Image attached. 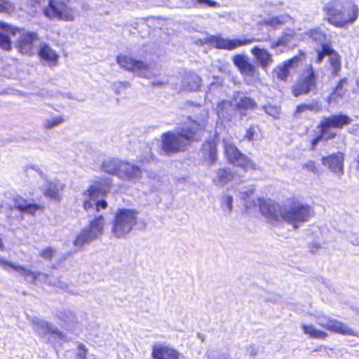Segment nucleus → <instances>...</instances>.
Listing matches in <instances>:
<instances>
[{
    "label": "nucleus",
    "instance_id": "nucleus-16",
    "mask_svg": "<svg viewBox=\"0 0 359 359\" xmlns=\"http://www.w3.org/2000/svg\"><path fill=\"white\" fill-rule=\"evenodd\" d=\"M161 147L166 154H174L184 151L187 147L177 132L168 131L161 135Z\"/></svg>",
    "mask_w": 359,
    "mask_h": 359
},
{
    "label": "nucleus",
    "instance_id": "nucleus-28",
    "mask_svg": "<svg viewBox=\"0 0 359 359\" xmlns=\"http://www.w3.org/2000/svg\"><path fill=\"white\" fill-rule=\"evenodd\" d=\"M34 330L36 332H42L44 334L55 335L58 337H62L63 334L57 327H52L51 325L45 320H34L33 321Z\"/></svg>",
    "mask_w": 359,
    "mask_h": 359
},
{
    "label": "nucleus",
    "instance_id": "nucleus-30",
    "mask_svg": "<svg viewBox=\"0 0 359 359\" xmlns=\"http://www.w3.org/2000/svg\"><path fill=\"white\" fill-rule=\"evenodd\" d=\"M64 186L60 187L54 184H49L44 191V196L56 201H59L61 198L60 191L63 189Z\"/></svg>",
    "mask_w": 359,
    "mask_h": 359
},
{
    "label": "nucleus",
    "instance_id": "nucleus-37",
    "mask_svg": "<svg viewBox=\"0 0 359 359\" xmlns=\"http://www.w3.org/2000/svg\"><path fill=\"white\" fill-rule=\"evenodd\" d=\"M230 175L231 173L227 170L224 168L219 169L217 171L215 182L221 184H225L229 180Z\"/></svg>",
    "mask_w": 359,
    "mask_h": 359
},
{
    "label": "nucleus",
    "instance_id": "nucleus-52",
    "mask_svg": "<svg viewBox=\"0 0 359 359\" xmlns=\"http://www.w3.org/2000/svg\"><path fill=\"white\" fill-rule=\"evenodd\" d=\"M163 84V82H161V81H158V82H154L153 83V85L154 86H156V85H158V86H161Z\"/></svg>",
    "mask_w": 359,
    "mask_h": 359
},
{
    "label": "nucleus",
    "instance_id": "nucleus-32",
    "mask_svg": "<svg viewBox=\"0 0 359 359\" xmlns=\"http://www.w3.org/2000/svg\"><path fill=\"white\" fill-rule=\"evenodd\" d=\"M273 72L278 80L283 82H287L288 77L290 75V69L288 68L286 64L284 63V62L278 65L273 70Z\"/></svg>",
    "mask_w": 359,
    "mask_h": 359
},
{
    "label": "nucleus",
    "instance_id": "nucleus-2",
    "mask_svg": "<svg viewBox=\"0 0 359 359\" xmlns=\"http://www.w3.org/2000/svg\"><path fill=\"white\" fill-rule=\"evenodd\" d=\"M323 11L326 22L339 29L353 25L359 17V7L353 1L332 0L325 4Z\"/></svg>",
    "mask_w": 359,
    "mask_h": 359
},
{
    "label": "nucleus",
    "instance_id": "nucleus-39",
    "mask_svg": "<svg viewBox=\"0 0 359 359\" xmlns=\"http://www.w3.org/2000/svg\"><path fill=\"white\" fill-rule=\"evenodd\" d=\"M263 109L266 114L273 117L274 118H278L280 114V109L278 107L273 106L271 104L263 106Z\"/></svg>",
    "mask_w": 359,
    "mask_h": 359
},
{
    "label": "nucleus",
    "instance_id": "nucleus-9",
    "mask_svg": "<svg viewBox=\"0 0 359 359\" xmlns=\"http://www.w3.org/2000/svg\"><path fill=\"white\" fill-rule=\"evenodd\" d=\"M106 219L102 215H97L89 221L87 226L83 228L76 236L74 244L83 246L84 244L100 237L104 232Z\"/></svg>",
    "mask_w": 359,
    "mask_h": 359
},
{
    "label": "nucleus",
    "instance_id": "nucleus-6",
    "mask_svg": "<svg viewBox=\"0 0 359 359\" xmlns=\"http://www.w3.org/2000/svg\"><path fill=\"white\" fill-rule=\"evenodd\" d=\"M101 168L106 173L127 180H137L142 176L140 168L126 161L109 159L102 163Z\"/></svg>",
    "mask_w": 359,
    "mask_h": 359
},
{
    "label": "nucleus",
    "instance_id": "nucleus-27",
    "mask_svg": "<svg viewBox=\"0 0 359 359\" xmlns=\"http://www.w3.org/2000/svg\"><path fill=\"white\" fill-rule=\"evenodd\" d=\"M236 109L242 115H246L248 111H252L257 109V103L250 97H241L236 104Z\"/></svg>",
    "mask_w": 359,
    "mask_h": 359
},
{
    "label": "nucleus",
    "instance_id": "nucleus-54",
    "mask_svg": "<svg viewBox=\"0 0 359 359\" xmlns=\"http://www.w3.org/2000/svg\"><path fill=\"white\" fill-rule=\"evenodd\" d=\"M357 163H358L357 168H358V169H359V155L357 157Z\"/></svg>",
    "mask_w": 359,
    "mask_h": 359
},
{
    "label": "nucleus",
    "instance_id": "nucleus-53",
    "mask_svg": "<svg viewBox=\"0 0 359 359\" xmlns=\"http://www.w3.org/2000/svg\"><path fill=\"white\" fill-rule=\"evenodd\" d=\"M106 186L109 188L111 186V180H108V182L106 183Z\"/></svg>",
    "mask_w": 359,
    "mask_h": 359
},
{
    "label": "nucleus",
    "instance_id": "nucleus-11",
    "mask_svg": "<svg viewBox=\"0 0 359 359\" xmlns=\"http://www.w3.org/2000/svg\"><path fill=\"white\" fill-rule=\"evenodd\" d=\"M204 130L203 124L189 116L184 121L180 123L177 132L187 147L201 141Z\"/></svg>",
    "mask_w": 359,
    "mask_h": 359
},
{
    "label": "nucleus",
    "instance_id": "nucleus-51",
    "mask_svg": "<svg viewBox=\"0 0 359 359\" xmlns=\"http://www.w3.org/2000/svg\"><path fill=\"white\" fill-rule=\"evenodd\" d=\"M0 249H1V250H4V249H5V248H4V243H3V242H2V240H1V239H0Z\"/></svg>",
    "mask_w": 359,
    "mask_h": 359
},
{
    "label": "nucleus",
    "instance_id": "nucleus-7",
    "mask_svg": "<svg viewBox=\"0 0 359 359\" xmlns=\"http://www.w3.org/2000/svg\"><path fill=\"white\" fill-rule=\"evenodd\" d=\"M318 81L316 70L311 64H308L299 73L291 88L292 94L296 97L307 95L316 88Z\"/></svg>",
    "mask_w": 359,
    "mask_h": 359
},
{
    "label": "nucleus",
    "instance_id": "nucleus-19",
    "mask_svg": "<svg viewBox=\"0 0 359 359\" xmlns=\"http://www.w3.org/2000/svg\"><path fill=\"white\" fill-rule=\"evenodd\" d=\"M37 55L41 62L54 67L58 63L59 54L48 43H41L38 48Z\"/></svg>",
    "mask_w": 359,
    "mask_h": 359
},
{
    "label": "nucleus",
    "instance_id": "nucleus-44",
    "mask_svg": "<svg viewBox=\"0 0 359 359\" xmlns=\"http://www.w3.org/2000/svg\"><path fill=\"white\" fill-rule=\"evenodd\" d=\"M303 168L306 169V170L313 172V173H318L319 170L316 165V163L313 161H309L306 163H305L303 165Z\"/></svg>",
    "mask_w": 359,
    "mask_h": 359
},
{
    "label": "nucleus",
    "instance_id": "nucleus-17",
    "mask_svg": "<svg viewBox=\"0 0 359 359\" xmlns=\"http://www.w3.org/2000/svg\"><path fill=\"white\" fill-rule=\"evenodd\" d=\"M345 154L341 151H337L321 158L322 164L327 168L330 172L341 176L344 172Z\"/></svg>",
    "mask_w": 359,
    "mask_h": 359
},
{
    "label": "nucleus",
    "instance_id": "nucleus-35",
    "mask_svg": "<svg viewBox=\"0 0 359 359\" xmlns=\"http://www.w3.org/2000/svg\"><path fill=\"white\" fill-rule=\"evenodd\" d=\"M329 64L332 68L331 74L333 76H337L339 74L341 68V57L339 53L330 57L329 58Z\"/></svg>",
    "mask_w": 359,
    "mask_h": 359
},
{
    "label": "nucleus",
    "instance_id": "nucleus-48",
    "mask_svg": "<svg viewBox=\"0 0 359 359\" xmlns=\"http://www.w3.org/2000/svg\"><path fill=\"white\" fill-rule=\"evenodd\" d=\"M11 8L9 2L0 0V13L7 12Z\"/></svg>",
    "mask_w": 359,
    "mask_h": 359
},
{
    "label": "nucleus",
    "instance_id": "nucleus-21",
    "mask_svg": "<svg viewBox=\"0 0 359 359\" xmlns=\"http://www.w3.org/2000/svg\"><path fill=\"white\" fill-rule=\"evenodd\" d=\"M201 151L204 158L210 163H213L217 158V142L215 139L206 140L202 144Z\"/></svg>",
    "mask_w": 359,
    "mask_h": 359
},
{
    "label": "nucleus",
    "instance_id": "nucleus-40",
    "mask_svg": "<svg viewBox=\"0 0 359 359\" xmlns=\"http://www.w3.org/2000/svg\"><path fill=\"white\" fill-rule=\"evenodd\" d=\"M55 252L54 248L46 247L39 252L40 257L44 260L50 261Z\"/></svg>",
    "mask_w": 359,
    "mask_h": 359
},
{
    "label": "nucleus",
    "instance_id": "nucleus-45",
    "mask_svg": "<svg viewBox=\"0 0 359 359\" xmlns=\"http://www.w3.org/2000/svg\"><path fill=\"white\" fill-rule=\"evenodd\" d=\"M194 5H205L208 7L219 6V4L212 0H194Z\"/></svg>",
    "mask_w": 359,
    "mask_h": 359
},
{
    "label": "nucleus",
    "instance_id": "nucleus-42",
    "mask_svg": "<svg viewBox=\"0 0 359 359\" xmlns=\"http://www.w3.org/2000/svg\"><path fill=\"white\" fill-rule=\"evenodd\" d=\"M0 47L4 50H10L11 42L8 36L0 33Z\"/></svg>",
    "mask_w": 359,
    "mask_h": 359
},
{
    "label": "nucleus",
    "instance_id": "nucleus-31",
    "mask_svg": "<svg viewBox=\"0 0 359 359\" xmlns=\"http://www.w3.org/2000/svg\"><path fill=\"white\" fill-rule=\"evenodd\" d=\"M306 53L302 50H299L297 55L283 62L285 64H286L290 69L292 68L296 69L306 59Z\"/></svg>",
    "mask_w": 359,
    "mask_h": 359
},
{
    "label": "nucleus",
    "instance_id": "nucleus-38",
    "mask_svg": "<svg viewBox=\"0 0 359 359\" xmlns=\"http://www.w3.org/2000/svg\"><path fill=\"white\" fill-rule=\"evenodd\" d=\"M259 130L258 126L252 125L246 129L245 133L243 136V140L249 142H252L255 140V136L257 134V131Z\"/></svg>",
    "mask_w": 359,
    "mask_h": 359
},
{
    "label": "nucleus",
    "instance_id": "nucleus-20",
    "mask_svg": "<svg viewBox=\"0 0 359 359\" xmlns=\"http://www.w3.org/2000/svg\"><path fill=\"white\" fill-rule=\"evenodd\" d=\"M250 52L263 69H267L273 62L272 55L266 48L254 46L250 49Z\"/></svg>",
    "mask_w": 359,
    "mask_h": 359
},
{
    "label": "nucleus",
    "instance_id": "nucleus-25",
    "mask_svg": "<svg viewBox=\"0 0 359 359\" xmlns=\"http://www.w3.org/2000/svg\"><path fill=\"white\" fill-rule=\"evenodd\" d=\"M290 20V16L285 13L263 20L261 24L272 29H278L285 25Z\"/></svg>",
    "mask_w": 359,
    "mask_h": 359
},
{
    "label": "nucleus",
    "instance_id": "nucleus-43",
    "mask_svg": "<svg viewBox=\"0 0 359 359\" xmlns=\"http://www.w3.org/2000/svg\"><path fill=\"white\" fill-rule=\"evenodd\" d=\"M77 353H76V358L77 359H86L87 358V352L88 349L83 344H79L76 346Z\"/></svg>",
    "mask_w": 359,
    "mask_h": 359
},
{
    "label": "nucleus",
    "instance_id": "nucleus-22",
    "mask_svg": "<svg viewBox=\"0 0 359 359\" xmlns=\"http://www.w3.org/2000/svg\"><path fill=\"white\" fill-rule=\"evenodd\" d=\"M13 206L20 212L34 215L37 210L43 209V206L36 203H28L27 201L21 196H15L13 200Z\"/></svg>",
    "mask_w": 359,
    "mask_h": 359
},
{
    "label": "nucleus",
    "instance_id": "nucleus-50",
    "mask_svg": "<svg viewBox=\"0 0 359 359\" xmlns=\"http://www.w3.org/2000/svg\"><path fill=\"white\" fill-rule=\"evenodd\" d=\"M224 202L226 206L227 207L228 210L231 211L232 208V197L229 196H226Z\"/></svg>",
    "mask_w": 359,
    "mask_h": 359
},
{
    "label": "nucleus",
    "instance_id": "nucleus-5",
    "mask_svg": "<svg viewBox=\"0 0 359 359\" xmlns=\"http://www.w3.org/2000/svg\"><path fill=\"white\" fill-rule=\"evenodd\" d=\"M138 211L135 209L118 208L111 221V231L118 238L129 234L138 222Z\"/></svg>",
    "mask_w": 359,
    "mask_h": 359
},
{
    "label": "nucleus",
    "instance_id": "nucleus-12",
    "mask_svg": "<svg viewBox=\"0 0 359 359\" xmlns=\"http://www.w3.org/2000/svg\"><path fill=\"white\" fill-rule=\"evenodd\" d=\"M266 41L255 38L225 39L219 36L212 35L208 38L210 44L216 49L233 50L253 42Z\"/></svg>",
    "mask_w": 359,
    "mask_h": 359
},
{
    "label": "nucleus",
    "instance_id": "nucleus-24",
    "mask_svg": "<svg viewBox=\"0 0 359 359\" xmlns=\"http://www.w3.org/2000/svg\"><path fill=\"white\" fill-rule=\"evenodd\" d=\"M4 263L8 266L12 268L13 270L17 271L20 273H21L24 276V278L26 280H28L29 282L32 284H34L36 280L41 276V272L32 271L29 269H27L23 266L17 265L10 262H5Z\"/></svg>",
    "mask_w": 359,
    "mask_h": 359
},
{
    "label": "nucleus",
    "instance_id": "nucleus-26",
    "mask_svg": "<svg viewBox=\"0 0 359 359\" xmlns=\"http://www.w3.org/2000/svg\"><path fill=\"white\" fill-rule=\"evenodd\" d=\"M322 110V102L318 100H313L310 103H302L297 105L294 111V116H299L307 111L313 112H320Z\"/></svg>",
    "mask_w": 359,
    "mask_h": 359
},
{
    "label": "nucleus",
    "instance_id": "nucleus-3",
    "mask_svg": "<svg viewBox=\"0 0 359 359\" xmlns=\"http://www.w3.org/2000/svg\"><path fill=\"white\" fill-rule=\"evenodd\" d=\"M351 116L342 114H333L324 116L317 125L318 134L310 141V149L314 151L320 142H327L337 136V133L333 129H342L352 122Z\"/></svg>",
    "mask_w": 359,
    "mask_h": 359
},
{
    "label": "nucleus",
    "instance_id": "nucleus-47",
    "mask_svg": "<svg viewBox=\"0 0 359 359\" xmlns=\"http://www.w3.org/2000/svg\"><path fill=\"white\" fill-rule=\"evenodd\" d=\"M107 207H108V203L104 199L99 200V201H96V203H95V210L97 212H99L101 210H105Z\"/></svg>",
    "mask_w": 359,
    "mask_h": 359
},
{
    "label": "nucleus",
    "instance_id": "nucleus-13",
    "mask_svg": "<svg viewBox=\"0 0 359 359\" xmlns=\"http://www.w3.org/2000/svg\"><path fill=\"white\" fill-rule=\"evenodd\" d=\"M225 154L228 161L233 165L241 168L245 172L257 169L256 163L233 144H229L225 147Z\"/></svg>",
    "mask_w": 359,
    "mask_h": 359
},
{
    "label": "nucleus",
    "instance_id": "nucleus-8",
    "mask_svg": "<svg viewBox=\"0 0 359 359\" xmlns=\"http://www.w3.org/2000/svg\"><path fill=\"white\" fill-rule=\"evenodd\" d=\"M0 29L12 36L19 35L20 39L18 41L19 51L22 54L33 55L34 44L39 39L36 32H25L24 28L13 26L3 22H0Z\"/></svg>",
    "mask_w": 359,
    "mask_h": 359
},
{
    "label": "nucleus",
    "instance_id": "nucleus-4",
    "mask_svg": "<svg viewBox=\"0 0 359 359\" xmlns=\"http://www.w3.org/2000/svg\"><path fill=\"white\" fill-rule=\"evenodd\" d=\"M323 322L318 323V325L325 330H318L311 324H302L301 328L303 332L311 339H325L328 337L326 330L334 334L346 336H358L357 333L345 323L324 316L322 317Z\"/></svg>",
    "mask_w": 359,
    "mask_h": 359
},
{
    "label": "nucleus",
    "instance_id": "nucleus-29",
    "mask_svg": "<svg viewBox=\"0 0 359 359\" xmlns=\"http://www.w3.org/2000/svg\"><path fill=\"white\" fill-rule=\"evenodd\" d=\"M347 83L348 79L346 77L341 78L339 80L330 95L332 100H337L344 97L347 91L344 87Z\"/></svg>",
    "mask_w": 359,
    "mask_h": 359
},
{
    "label": "nucleus",
    "instance_id": "nucleus-34",
    "mask_svg": "<svg viewBox=\"0 0 359 359\" xmlns=\"http://www.w3.org/2000/svg\"><path fill=\"white\" fill-rule=\"evenodd\" d=\"M99 187L96 186H90L83 192L84 196L90 198V199H86L83 203V207L85 210H88L93 208V203L90 199H92L96 194L99 193Z\"/></svg>",
    "mask_w": 359,
    "mask_h": 359
},
{
    "label": "nucleus",
    "instance_id": "nucleus-41",
    "mask_svg": "<svg viewBox=\"0 0 359 359\" xmlns=\"http://www.w3.org/2000/svg\"><path fill=\"white\" fill-rule=\"evenodd\" d=\"M321 48L320 49L323 51L327 56L330 57L338 53L333 48L330 43H323L320 46Z\"/></svg>",
    "mask_w": 359,
    "mask_h": 359
},
{
    "label": "nucleus",
    "instance_id": "nucleus-15",
    "mask_svg": "<svg viewBox=\"0 0 359 359\" xmlns=\"http://www.w3.org/2000/svg\"><path fill=\"white\" fill-rule=\"evenodd\" d=\"M116 62L123 69L137 73L140 76H144L149 72V64L142 60L136 59L129 55L120 54L116 56Z\"/></svg>",
    "mask_w": 359,
    "mask_h": 359
},
{
    "label": "nucleus",
    "instance_id": "nucleus-18",
    "mask_svg": "<svg viewBox=\"0 0 359 359\" xmlns=\"http://www.w3.org/2000/svg\"><path fill=\"white\" fill-rule=\"evenodd\" d=\"M151 359H180V353L173 347L154 344L151 347Z\"/></svg>",
    "mask_w": 359,
    "mask_h": 359
},
{
    "label": "nucleus",
    "instance_id": "nucleus-10",
    "mask_svg": "<svg viewBox=\"0 0 359 359\" xmlns=\"http://www.w3.org/2000/svg\"><path fill=\"white\" fill-rule=\"evenodd\" d=\"M68 0H49L47 6L43 9V13L50 20L73 21L78 13L74 8L68 6Z\"/></svg>",
    "mask_w": 359,
    "mask_h": 359
},
{
    "label": "nucleus",
    "instance_id": "nucleus-1",
    "mask_svg": "<svg viewBox=\"0 0 359 359\" xmlns=\"http://www.w3.org/2000/svg\"><path fill=\"white\" fill-rule=\"evenodd\" d=\"M285 202L286 205L280 210L276 203L263 198L257 199L261 214L271 224L283 220L296 229L299 224L308 222L315 215L309 204L302 203L296 196L288 198Z\"/></svg>",
    "mask_w": 359,
    "mask_h": 359
},
{
    "label": "nucleus",
    "instance_id": "nucleus-33",
    "mask_svg": "<svg viewBox=\"0 0 359 359\" xmlns=\"http://www.w3.org/2000/svg\"><path fill=\"white\" fill-rule=\"evenodd\" d=\"M308 39L314 42H318L326 39V34L320 28L314 27L304 32Z\"/></svg>",
    "mask_w": 359,
    "mask_h": 359
},
{
    "label": "nucleus",
    "instance_id": "nucleus-23",
    "mask_svg": "<svg viewBox=\"0 0 359 359\" xmlns=\"http://www.w3.org/2000/svg\"><path fill=\"white\" fill-rule=\"evenodd\" d=\"M202 79L195 72H189L183 77V88L189 92L197 91L201 86Z\"/></svg>",
    "mask_w": 359,
    "mask_h": 359
},
{
    "label": "nucleus",
    "instance_id": "nucleus-36",
    "mask_svg": "<svg viewBox=\"0 0 359 359\" xmlns=\"http://www.w3.org/2000/svg\"><path fill=\"white\" fill-rule=\"evenodd\" d=\"M64 121V118L61 116H56L51 118L46 119L43 121V126L46 129H50L53 127L59 126Z\"/></svg>",
    "mask_w": 359,
    "mask_h": 359
},
{
    "label": "nucleus",
    "instance_id": "nucleus-14",
    "mask_svg": "<svg viewBox=\"0 0 359 359\" xmlns=\"http://www.w3.org/2000/svg\"><path fill=\"white\" fill-rule=\"evenodd\" d=\"M232 62L243 77L248 82L260 81V74L257 67L252 64L245 55L236 54L232 57Z\"/></svg>",
    "mask_w": 359,
    "mask_h": 359
},
{
    "label": "nucleus",
    "instance_id": "nucleus-49",
    "mask_svg": "<svg viewBox=\"0 0 359 359\" xmlns=\"http://www.w3.org/2000/svg\"><path fill=\"white\" fill-rule=\"evenodd\" d=\"M327 56L323 51L320 50H318L317 51V55L316 57V63H321L323 60H324L325 57Z\"/></svg>",
    "mask_w": 359,
    "mask_h": 359
},
{
    "label": "nucleus",
    "instance_id": "nucleus-46",
    "mask_svg": "<svg viewBox=\"0 0 359 359\" xmlns=\"http://www.w3.org/2000/svg\"><path fill=\"white\" fill-rule=\"evenodd\" d=\"M288 44L287 39H284L283 37L278 38L277 40L273 41L271 43L270 47L272 49H276L279 46H283L285 47Z\"/></svg>",
    "mask_w": 359,
    "mask_h": 359
}]
</instances>
